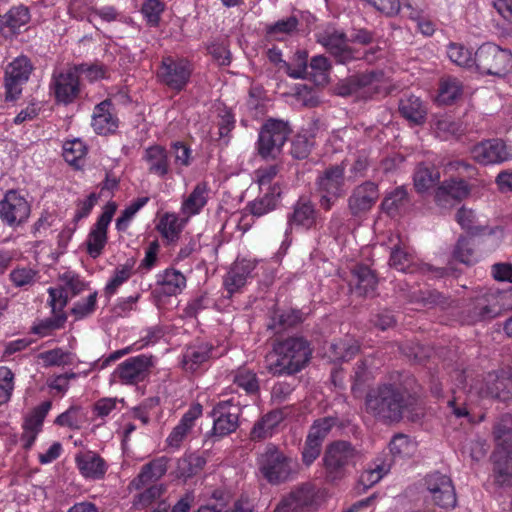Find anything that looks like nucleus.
I'll use <instances>...</instances> for the list:
<instances>
[{
	"mask_svg": "<svg viewBox=\"0 0 512 512\" xmlns=\"http://www.w3.org/2000/svg\"><path fill=\"white\" fill-rule=\"evenodd\" d=\"M283 419V412L280 410L268 412L254 424L250 432V438L256 441L271 436L273 430L283 421Z\"/></svg>",
	"mask_w": 512,
	"mask_h": 512,
	"instance_id": "obj_34",
	"label": "nucleus"
},
{
	"mask_svg": "<svg viewBox=\"0 0 512 512\" xmlns=\"http://www.w3.org/2000/svg\"><path fill=\"white\" fill-rule=\"evenodd\" d=\"M278 172L279 167L277 165L260 167L255 171V180L258 183L261 191L266 190L268 192H271V187H273L274 184H277L276 182L273 181L276 178Z\"/></svg>",
	"mask_w": 512,
	"mask_h": 512,
	"instance_id": "obj_57",
	"label": "nucleus"
},
{
	"mask_svg": "<svg viewBox=\"0 0 512 512\" xmlns=\"http://www.w3.org/2000/svg\"><path fill=\"white\" fill-rule=\"evenodd\" d=\"M30 20L28 8L17 6L11 8L0 20L2 28H8L12 33H16L21 27L25 26Z\"/></svg>",
	"mask_w": 512,
	"mask_h": 512,
	"instance_id": "obj_43",
	"label": "nucleus"
},
{
	"mask_svg": "<svg viewBox=\"0 0 512 512\" xmlns=\"http://www.w3.org/2000/svg\"><path fill=\"white\" fill-rule=\"evenodd\" d=\"M410 204L407 190L403 187H397L389 192L382 201L381 207L384 212L394 216L405 210Z\"/></svg>",
	"mask_w": 512,
	"mask_h": 512,
	"instance_id": "obj_38",
	"label": "nucleus"
},
{
	"mask_svg": "<svg viewBox=\"0 0 512 512\" xmlns=\"http://www.w3.org/2000/svg\"><path fill=\"white\" fill-rule=\"evenodd\" d=\"M307 58L308 54L306 51L298 50L294 54L293 66L288 62H283V69L293 79H304L309 74Z\"/></svg>",
	"mask_w": 512,
	"mask_h": 512,
	"instance_id": "obj_46",
	"label": "nucleus"
},
{
	"mask_svg": "<svg viewBox=\"0 0 512 512\" xmlns=\"http://www.w3.org/2000/svg\"><path fill=\"white\" fill-rule=\"evenodd\" d=\"M416 399L402 387L385 383L370 389L365 396V410L384 424L399 423L415 410Z\"/></svg>",
	"mask_w": 512,
	"mask_h": 512,
	"instance_id": "obj_1",
	"label": "nucleus"
},
{
	"mask_svg": "<svg viewBox=\"0 0 512 512\" xmlns=\"http://www.w3.org/2000/svg\"><path fill=\"white\" fill-rule=\"evenodd\" d=\"M43 421L44 420L41 416H38L33 412L25 418L23 433L21 436V441L23 442V447L25 449H30L33 445L38 433L42 429Z\"/></svg>",
	"mask_w": 512,
	"mask_h": 512,
	"instance_id": "obj_44",
	"label": "nucleus"
},
{
	"mask_svg": "<svg viewBox=\"0 0 512 512\" xmlns=\"http://www.w3.org/2000/svg\"><path fill=\"white\" fill-rule=\"evenodd\" d=\"M382 77V72L374 70L351 76L339 86V94L349 95L365 88L377 90Z\"/></svg>",
	"mask_w": 512,
	"mask_h": 512,
	"instance_id": "obj_25",
	"label": "nucleus"
},
{
	"mask_svg": "<svg viewBox=\"0 0 512 512\" xmlns=\"http://www.w3.org/2000/svg\"><path fill=\"white\" fill-rule=\"evenodd\" d=\"M435 131L439 137L447 139L449 137H459L463 134L464 128L461 123L449 117H443L435 122Z\"/></svg>",
	"mask_w": 512,
	"mask_h": 512,
	"instance_id": "obj_53",
	"label": "nucleus"
},
{
	"mask_svg": "<svg viewBox=\"0 0 512 512\" xmlns=\"http://www.w3.org/2000/svg\"><path fill=\"white\" fill-rule=\"evenodd\" d=\"M182 229L183 224L179 217L174 213H165L157 224V230L169 243L178 240Z\"/></svg>",
	"mask_w": 512,
	"mask_h": 512,
	"instance_id": "obj_41",
	"label": "nucleus"
},
{
	"mask_svg": "<svg viewBox=\"0 0 512 512\" xmlns=\"http://www.w3.org/2000/svg\"><path fill=\"white\" fill-rule=\"evenodd\" d=\"M447 54L450 60L459 66L468 68L475 66L474 54L463 45L450 44Z\"/></svg>",
	"mask_w": 512,
	"mask_h": 512,
	"instance_id": "obj_51",
	"label": "nucleus"
},
{
	"mask_svg": "<svg viewBox=\"0 0 512 512\" xmlns=\"http://www.w3.org/2000/svg\"><path fill=\"white\" fill-rule=\"evenodd\" d=\"M14 374L7 367H0V404L9 401L14 388Z\"/></svg>",
	"mask_w": 512,
	"mask_h": 512,
	"instance_id": "obj_61",
	"label": "nucleus"
},
{
	"mask_svg": "<svg viewBox=\"0 0 512 512\" xmlns=\"http://www.w3.org/2000/svg\"><path fill=\"white\" fill-rule=\"evenodd\" d=\"M59 286L68 294V297H72L84 290L85 283L75 273L67 271L59 276Z\"/></svg>",
	"mask_w": 512,
	"mask_h": 512,
	"instance_id": "obj_55",
	"label": "nucleus"
},
{
	"mask_svg": "<svg viewBox=\"0 0 512 512\" xmlns=\"http://www.w3.org/2000/svg\"><path fill=\"white\" fill-rule=\"evenodd\" d=\"M317 211L314 204L306 198H300L293 207V212L288 216V225L302 226L310 229L316 223Z\"/></svg>",
	"mask_w": 512,
	"mask_h": 512,
	"instance_id": "obj_28",
	"label": "nucleus"
},
{
	"mask_svg": "<svg viewBox=\"0 0 512 512\" xmlns=\"http://www.w3.org/2000/svg\"><path fill=\"white\" fill-rule=\"evenodd\" d=\"M292 130L283 120L268 119L262 125L257 141V150L262 158H276L282 151Z\"/></svg>",
	"mask_w": 512,
	"mask_h": 512,
	"instance_id": "obj_6",
	"label": "nucleus"
},
{
	"mask_svg": "<svg viewBox=\"0 0 512 512\" xmlns=\"http://www.w3.org/2000/svg\"><path fill=\"white\" fill-rule=\"evenodd\" d=\"M210 352L211 347L207 344L188 347L182 359L183 368L191 372L196 371L201 364L209 359Z\"/></svg>",
	"mask_w": 512,
	"mask_h": 512,
	"instance_id": "obj_40",
	"label": "nucleus"
},
{
	"mask_svg": "<svg viewBox=\"0 0 512 512\" xmlns=\"http://www.w3.org/2000/svg\"><path fill=\"white\" fill-rule=\"evenodd\" d=\"M508 298H512V288L498 293L481 290L475 299L474 313L482 317H498Z\"/></svg>",
	"mask_w": 512,
	"mask_h": 512,
	"instance_id": "obj_21",
	"label": "nucleus"
},
{
	"mask_svg": "<svg viewBox=\"0 0 512 512\" xmlns=\"http://www.w3.org/2000/svg\"><path fill=\"white\" fill-rule=\"evenodd\" d=\"M296 462L273 444L267 445L259 457V470L270 484H280L296 473Z\"/></svg>",
	"mask_w": 512,
	"mask_h": 512,
	"instance_id": "obj_3",
	"label": "nucleus"
},
{
	"mask_svg": "<svg viewBox=\"0 0 512 512\" xmlns=\"http://www.w3.org/2000/svg\"><path fill=\"white\" fill-rule=\"evenodd\" d=\"M113 104L109 99L97 104L92 116V127L97 134H107L117 128V118L112 112Z\"/></svg>",
	"mask_w": 512,
	"mask_h": 512,
	"instance_id": "obj_26",
	"label": "nucleus"
},
{
	"mask_svg": "<svg viewBox=\"0 0 512 512\" xmlns=\"http://www.w3.org/2000/svg\"><path fill=\"white\" fill-rule=\"evenodd\" d=\"M425 483L437 506L445 509L455 507L457 501L456 493L448 476L435 472L426 477Z\"/></svg>",
	"mask_w": 512,
	"mask_h": 512,
	"instance_id": "obj_15",
	"label": "nucleus"
},
{
	"mask_svg": "<svg viewBox=\"0 0 512 512\" xmlns=\"http://www.w3.org/2000/svg\"><path fill=\"white\" fill-rule=\"evenodd\" d=\"M86 146L80 139L66 141L63 145V157L67 163L80 168V162L86 155Z\"/></svg>",
	"mask_w": 512,
	"mask_h": 512,
	"instance_id": "obj_45",
	"label": "nucleus"
},
{
	"mask_svg": "<svg viewBox=\"0 0 512 512\" xmlns=\"http://www.w3.org/2000/svg\"><path fill=\"white\" fill-rule=\"evenodd\" d=\"M361 452L350 442L345 440L334 441L329 444L323 456V465L326 477L330 481H337L346 475V468L360 458Z\"/></svg>",
	"mask_w": 512,
	"mask_h": 512,
	"instance_id": "obj_4",
	"label": "nucleus"
},
{
	"mask_svg": "<svg viewBox=\"0 0 512 512\" xmlns=\"http://www.w3.org/2000/svg\"><path fill=\"white\" fill-rule=\"evenodd\" d=\"M115 211L116 206L114 204H108L88 234L86 241L87 252L93 258L100 256L107 243V228Z\"/></svg>",
	"mask_w": 512,
	"mask_h": 512,
	"instance_id": "obj_20",
	"label": "nucleus"
},
{
	"mask_svg": "<svg viewBox=\"0 0 512 512\" xmlns=\"http://www.w3.org/2000/svg\"><path fill=\"white\" fill-rule=\"evenodd\" d=\"M165 492V486L163 484L152 485L145 491L138 494L134 506L137 508H145L151 505L155 500L159 499Z\"/></svg>",
	"mask_w": 512,
	"mask_h": 512,
	"instance_id": "obj_59",
	"label": "nucleus"
},
{
	"mask_svg": "<svg viewBox=\"0 0 512 512\" xmlns=\"http://www.w3.org/2000/svg\"><path fill=\"white\" fill-rule=\"evenodd\" d=\"M186 287L185 276L177 270L167 269L160 282V292L168 296L180 294Z\"/></svg>",
	"mask_w": 512,
	"mask_h": 512,
	"instance_id": "obj_42",
	"label": "nucleus"
},
{
	"mask_svg": "<svg viewBox=\"0 0 512 512\" xmlns=\"http://www.w3.org/2000/svg\"><path fill=\"white\" fill-rule=\"evenodd\" d=\"M378 280L373 271L364 265H357L351 272L350 291L358 297L373 296Z\"/></svg>",
	"mask_w": 512,
	"mask_h": 512,
	"instance_id": "obj_22",
	"label": "nucleus"
},
{
	"mask_svg": "<svg viewBox=\"0 0 512 512\" xmlns=\"http://www.w3.org/2000/svg\"><path fill=\"white\" fill-rule=\"evenodd\" d=\"M143 159L147 163L150 173L160 177L165 176L169 171V162L166 150L158 145L151 146L145 150Z\"/></svg>",
	"mask_w": 512,
	"mask_h": 512,
	"instance_id": "obj_35",
	"label": "nucleus"
},
{
	"mask_svg": "<svg viewBox=\"0 0 512 512\" xmlns=\"http://www.w3.org/2000/svg\"><path fill=\"white\" fill-rule=\"evenodd\" d=\"M453 256L456 260L466 265H472L477 260L471 241L464 237L458 239Z\"/></svg>",
	"mask_w": 512,
	"mask_h": 512,
	"instance_id": "obj_56",
	"label": "nucleus"
},
{
	"mask_svg": "<svg viewBox=\"0 0 512 512\" xmlns=\"http://www.w3.org/2000/svg\"><path fill=\"white\" fill-rule=\"evenodd\" d=\"M333 357L339 361H349L359 351L360 345L357 340L347 338L331 344Z\"/></svg>",
	"mask_w": 512,
	"mask_h": 512,
	"instance_id": "obj_47",
	"label": "nucleus"
},
{
	"mask_svg": "<svg viewBox=\"0 0 512 512\" xmlns=\"http://www.w3.org/2000/svg\"><path fill=\"white\" fill-rule=\"evenodd\" d=\"M379 198L378 187L374 182L366 181L356 186L348 197V209L352 216L360 217L368 213Z\"/></svg>",
	"mask_w": 512,
	"mask_h": 512,
	"instance_id": "obj_17",
	"label": "nucleus"
},
{
	"mask_svg": "<svg viewBox=\"0 0 512 512\" xmlns=\"http://www.w3.org/2000/svg\"><path fill=\"white\" fill-rule=\"evenodd\" d=\"M314 493L309 486H300L285 495L274 512H304L312 505Z\"/></svg>",
	"mask_w": 512,
	"mask_h": 512,
	"instance_id": "obj_23",
	"label": "nucleus"
},
{
	"mask_svg": "<svg viewBox=\"0 0 512 512\" xmlns=\"http://www.w3.org/2000/svg\"><path fill=\"white\" fill-rule=\"evenodd\" d=\"M240 408L232 400L219 402L212 410L214 425L212 434L223 437L234 432L239 425Z\"/></svg>",
	"mask_w": 512,
	"mask_h": 512,
	"instance_id": "obj_16",
	"label": "nucleus"
},
{
	"mask_svg": "<svg viewBox=\"0 0 512 512\" xmlns=\"http://www.w3.org/2000/svg\"><path fill=\"white\" fill-rule=\"evenodd\" d=\"M388 468L386 465H376L373 469L365 470L358 481V484L367 489L378 483L382 477L387 473Z\"/></svg>",
	"mask_w": 512,
	"mask_h": 512,
	"instance_id": "obj_62",
	"label": "nucleus"
},
{
	"mask_svg": "<svg viewBox=\"0 0 512 512\" xmlns=\"http://www.w3.org/2000/svg\"><path fill=\"white\" fill-rule=\"evenodd\" d=\"M50 88L57 103L63 105L73 103L81 92L77 69L68 67L67 69L54 72Z\"/></svg>",
	"mask_w": 512,
	"mask_h": 512,
	"instance_id": "obj_11",
	"label": "nucleus"
},
{
	"mask_svg": "<svg viewBox=\"0 0 512 512\" xmlns=\"http://www.w3.org/2000/svg\"><path fill=\"white\" fill-rule=\"evenodd\" d=\"M255 269V262L248 259H241L234 262L224 277V287L232 295L245 286L247 279Z\"/></svg>",
	"mask_w": 512,
	"mask_h": 512,
	"instance_id": "obj_24",
	"label": "nucleus"
},
{
	"mask_svg": "<svg viewBox=\"0 0 512 512\" xmlns=\"http://www.w3.org/2000/svg\"><path fill=\"white\" fill-rule=\"evenodd\" d=\"M335 424L336 418L333 417H324L318 419L314 421L313 425L311 426L307 438L322 444Z\"/></svg>",
	"mask_w": 512,
	"mask_h": 512,
	"instance_id": "obj_54",
	"label": "nucleus"
},
{
	"mask_svg": "<svg viewBox=\"0 0 512 512\" xmlns=\"http://www.w3.org/2000/svg\"><path fill=\"white\" fill-rule=\"evenodd\" d=\"M30 213L28 201L14 190H9L0 201V220L10 228L26 223Z\"/></svg>",
	"mask_w": 512,
	"mask_h": 512,
	"instance_id": "obj_10",
	"label": "nucleus"
},
{
	"mask_svg": "<svg viewBox=\"0 0 512 512\" xmlns=\"http://www.w3.org/2000/svg\"><path fill=\"white\" fill-rule=\"evenodd\" d=\"M312 148V142L306 135H296L291 143V155L296 159L306 158Z\"/></svg>",
	"mask_w": 512,
	"mask_h": 512,
	"instance_id": "obj_64",
	"label": "nucleus"
},
{
	"mask_svg": "<svg viewBox=\"0 0 512 512\" xmlns=\"http://www.w3.org/2000/svg\"><path fill=\"white\" fill-rule=\"evenodd\" d=\"M32 69V64L26 56H19L7 65L4 78L6 100L13 101L19 97Z\"/></svg>",
	"mask_w": 512,
	"mask_h": 512,
	"instance_id": "obj_13",
	"label": "nucleus"
},
{
	"mask_svg": "<svg viewBox=\"0 0 512 512\" xmlns=\"http://www.w3.org/2000/svg\"><path fill=\"white\" fill-rule=\"evenodd\" d=\"M191 73L192 67L189 61L168 56L162 60L158 77L170 89L181 91L188 83Z\"/></svg>",
	"mask_w": 512,
	"mask_h": 512,
	"instance_id": "obj_12",
	"label": "nucleus"
},
{
	"mask_svg": "<svg viewBox=\"0 0 512 512\" xmlns=\"http://www.w3.org/2000/svg\"><path fill=\"white\" fill-rule=\"evenodd\" d=\"M202 415V405L195 403L191 405L189 410L183 415L179 424L174 427L172 432L167 438V443L170 447L178 448L187 436L188 432L194 426V422Z\"/></svg>",
	"mask_w": 512,
	"mask_h": 512,
	"instance_id": "obj_27",
	"label": "nucleus"
},
{
	"mask_svg": "<svg viewBox=\"0 0 512 512\" xmlns=\"http://www.w3.org/2000/svg\"><path fill=\"white\" fill-rule=\"evenodd\" d=\"M477 70L486 75L504 77L512 68V54L493 43H484L474 53Z\"/></svg>",
	"mask_w": 512,
	"mask_h": 512,
	"instance_id": "obj_5",
	"label": "nucleus"
},
{
	"mask_svg": "<svg viewBox=\"0 0 512 512\" xmlns=\"http://www.w3.org/2000/svg\"><path fill=\"white\" fill-rule=\"evenodd\" d=\"M414 186L418 192H425L440 180V173L433 165L421 163L414 172Z\"/></svg>",
	"mask_w": 512,
	"mask_h": 512,
	"instance_id": "obj_37",
	"label": "nucleus"
},
{
	"mask_svg": "<svg viewBox=\"0 0 512 512\" xmlns=\"http://www.w3.org/2000/svg\"><path fill=\"white\" fill-rule=\"evenodd\" d=\"M37 271L29 267H18L10 272V280L16 287H24L35 282Z\"/></svg>",
	"mask_w": 512,
	"mask_h": 512,
	"instance_id": "obj_60",
	"label": "nucleus"
},
{
	"mask_svg": "<svg viewBox=\"0 0 512 512\" xmlns=\"http://www.w3.org/2000/svg\"><path fill=\"white\" fill-rule=\"evenodd\" d=\"M345 168L342 165H333L321 172L316 185L320 193L319 204L325 211L331 210L338 199L344 195Z\"/></svg>",
	"mask_w": 512,
	"mask_h": 512,
	"instance_id": "obj_7",
	"label": "nucleus"
},
{
	"mask_svg": "<svg viewBox=\"0 0 512 512\" xmlns=\"http://www.w3.org/2000/svg\"><path fill=\"white\" fill-rule=\"evenodd\" d=\"M317 41L323 45L340 64H347L356 59L353 51L347 44V37L344 32L334 28H327L318 33Z\"/></svg>",
	"mask_w": 512,
	"mask_h": 512,
	"instance_id": "obj_18",
	"label": "nucleus"
},
{
	"mask_svg": "<svg viewBox=\"0 0 512 512\" xmlns=\"http://www.w3.org/2000/svg\"><path fill=\"white\" fill-rule=\"evenodd\" d=\"M472 158L482 164H501L512 159V149L500 139L485 140L471 150Z\"/></svg>",
	"mask_w": 512,
	"mask_h": 512,
	"instance_id": "obj_14",
	"label": "nucleus"
},
{
	"mask_svg": "<svg viewBox=\"0 0 512 512\" xmlns=\"http://www.w3.org/2000/svg\"><path fill=\"white\" fill-rule=\"evenodd\" d=\"M280 195V185L274 184L273 187H271V192L265 191L262 197H259L251 201L247 205V209L253 216L261 217L276 208L277 201Z\"/></svg>",
	"mask_w": 512,
	"mask_h": 512,
	"instance_id": "obj_36",
	"label": "nucleus"
},
{
	"mask_svg": "<svg viewBox=\"0 0 512 512\" xmlns=\"http://www.w3.org/2000/svg\"><path fill=\"white\" fill-rule=\"evenodd\" d=\"M205 465V460L194 454H190L178 460L177 471L181 477L189 478Z\"/></svg>",
	"mask_w": 512,
	"mask_h": 512,
	"instance_id": "obj_50",
	"label": "nucleus"
},
{
	"mask_svg": "<svg viewBox=\"0 0 512 512\" xmlns=\"http://www.w3.org/2000/svg\"><path fill=\"white\" fill-rule=\"evenodd\" d=\"M298 20L296 17L291 16L286 19H281L270 25L267 28V33L276 39H282L284 35H288L296 30Z\"/></svg>",
	"mask_w": 512,
	"mask_h": 512,
	"instance_id": "obj_58",
	"label": "nucleus"
},
{
	"mask_svg": "<svg viewBox=\"0 0 512 512\" xmlns=\"http://www.w3.org/2000/svg\"><path fill=\"white\" fill-rule=\"evenodd\" d=\"M494 482L500 487L512 485V458L503 451H494L491 455Z\"/></svg>",
	"mask_w": 512,
	"mask_h": 512,
	"instance_id": "obj_29",
	"label": "nucleus"
},
{
	"mask_svg": "<svg viewBox=\"0 0 512 512\" xmlns=\"http://www.w3.org/2000/svg\"><path fill=\"white\" fill-rule=\"evenodd\" d=\"M470 193L468 184L462 179L444 181L436 190L435 199L439 204L447 202L449 198L462 200Z\"/></svg>",
	"mask_w": 512,
	"mask_h": 512,
	"instance_id": "obj_31",
	"label": "nucleus"
},
{
	"mask_svg": "<svg viewBox=\"0 0 512 512\" xmlns=\"http://www.w3.org/2000/svg\"><path fill=\"white\" fill-rule=\"evenodd\" d=\"M399 112L405 119L414 124H422L427 114L423 102L414 95L405 96L400 100Z\"/></svg>",
	"mask_w": 512,
	"mask_h": 512,
	"instance_id": "obj_32",
	"label": "nucleus"
},
{
	"mask_svg": "<svg viewBox=\"0 0 512 512\" xmlns=\"http://www.w3.org/2000/svg\"><path fill=\"white\" fill-rule=\"evenodd\" d=\"M479 393L483 397H491L504 402L512 401L511 373L505 370L489 372L484 378V386Z\"/></svg>",
	"mask_w": 512,
	"mask_h": 512,
	"instance_id": "obj_19",
	"label": "nucleus"
},
{
	"mask_svg": "<svg viewBox=\"0 0 512 512\" xmlns=\"http://www.w3.org/2000/svg\"><path fill=\"white\" fill-rule=\"evenodd\" d=\"M164 10V5L159 0H147L142 6V14L151 26L159 23L160 15Z\"/></svg>",
	"mask_w": 512,
	"mask_h": 512,
	"instance_id": "obj_63",
	"label": "nucleus"
},
{
	"mask_svg": "<svg viewBox=\"0 0 512 512\" xmlns=\"http://www.w3.org/2000/svg\"><path fill=\"white\" fill-rule=\"evenodd\" d=\"M75 461L81 474L86 478L100 479L106 472L104 460L93 452L78 454Z\"/></svg>",
	"mask_w": 512,
	"mask_h": 512,
	"instance_id": "obj_30",
	"label": "nucleus"
},
{
	"mask_svg": "<svg viewBox=\"0 0 512 512\" xmlns=\"http://www.w3.org/2000/svg\"><path fill=\"white\" fill-rule=\"evenodd\" d=\"M397 242L390 248L389 265L398 271L406 273H432L437 277H442L445 270L443 268L433 267L430 264L422 263L410 251V248L396 235Z\"/></svg>",
	"mask_w": 512,
	"mask_h": 512,
	"instance_id": "obj_8",
	"label": "nucleus"
},
{
	"mask_svg": "<svg viewBox=\"0 0 512 512\" xmlns=\"http://www.w3.org/2000/svg\"><path fill=\"white\" fill-rule=\"evenodd\" d=\"M462 93V85L456 78L442 80L439 87L438 101L443 104H450Z\"/></svg>",
	"mask_w": 512,
	"mask_h": 512,
	"instance_id": "obj_48",
	"label": "nucleus"
},
{
	"mask_svg": "<svg viewBox=\"0 0 512 512\" xmlns=\"http://www.w3.org/2000/svg\"><path fill=\"white\" fill-rule=\"evenodd\" d=\"M209 192L210 189L207 183H198L182 203L181 210L183 214L187 216L198 214L207 204Z\"/></svg>",
	"mask_w": 512,
	"mask_h": 512,
	"instance_id": "obj_33",
	"label": "nucleus"
},
{
	"mask_svg": "<svg viewBox=\"0 0 512 512\" xmlns=\"http://www.w3.org/2000/svg\"><path fill=\"white\" fill-rule=\"evenodd\" d=\"M154 366L153 356L138 355L120 363L114 370L113 378L124 385H137L144 382Z\"/></svg>",
	"mask_w": 512,
	"mask_h": 512,
	"instance_id": "obj_9",
	"label": "nucleus"
},
{
	"mask_svg": "<svg viewBox=\"0 0 512 512\" xmlns=\"http://www.w3.org/2000/svg\"><path fill=\"white\" fill-rule=\"evenodd\" d=\"M233 381L249 394H255L259 391L257 376L251 370L245 368L238 369L234 375Z\"/></svg>",
	"mask_w": 512,
	"mask_h": 512,
	"instance_id": "obj_52",
	"label": "nucleus"
},
{
	"mask_svg": "<svg viewBox=\"0 0 512 512\" xmlns=\"http://www.w3.org/2000/svg\"><path fill=\"white\" fill-rule=\"evenodd\" d=\"M311 356L310 343L302 336L276 339L272 353L266 357V368L274 376L293 375L306 367Z\"/></svg>",
	"mask_w": 512,
	"mask_h": 512,
	"instance_id": "obj_2",
	"label": "nucleus"
},
{
	"mask_svg": "<svg viewBox=\"0 0 512 512\" xmlns=\"http://www.w3.org/2000/svg\"><path fill=\"white\" fill-rule=\"evenodd\" d=\"M389 451L394 459L412 457L417 451V443L410 436L398 433L389 442Z\"/></svg>",
	"mask_w": 512,
	"mask_h": 512,
	"instance_id": "obj_39",
	"label": "nucleus"
},
{
	"mask_svg": "<svg viewBox=\"0 0 512 512\" xmlns=\"http://www.w3.org/2000/svg\"><path fill=\"white\" fill-rule=\"evenodd\" d=\"M49 305L54 313V320H66V316L60 314L68 302V294L59 285L48 288Z\"/></svg>",
	"mask_w": 512,
	"mask_h": 512,
	"instance_id": "obj_49",
	"label": "nucleus"
}]
</instances>
